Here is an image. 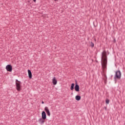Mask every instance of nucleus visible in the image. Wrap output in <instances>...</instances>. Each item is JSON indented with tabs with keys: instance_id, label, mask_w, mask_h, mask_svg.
<instances>
[{
	"instance_id": "obj_3",
	"label": "nucleus",
	"mask_w": 125,
	"mask_h": 125,
	"mask_svg": "<svg viewBox=\"0 0 125 125\" xmlns=\"http://www.w3.org/2000/svg\"><path fill=\"white\" fill-rule=\"evenodd\" d=\"M102 67L103 73H105V69H107V61H102Z\"/></svg>"
},
{
	"instance_id": "obj_4",
	"label": "nucleus",
	"mask_w": 125,
	"mask_h": 125,
	"mask_svg": "<svg viewBox=\"0 0 125 125\" xmlns=\"http://www.w3.org/2000/svg\"><path fill=\"white\" fill-rule=\"evenodd\" d=\"M21 84H22V83L21 82H20L19 83H16V87L18 91H21L22 90V88H21L22 87Z\"/></svg>"
},
{
	"instance_id": "obj_20",
	"label": "nucleus",
	"mask_w": 125,
	"mask_h": 125,
	"mask_svg": "<svg viewBox=\"0 0 125 125\" xmlns=\"http://www.w3.org/2000/svg\"><path fill=\"white\" fill-rule=\"evenodd\" d=\"M95 42H96V39H94Z\"/></svg>"
},
{
	"instance_id": "obj_10",
	"label": "nucleus",
	"mask_w": 125,
	"mask_h": 125,
	"mask_svg": "<svg viewBox=\"0 0 125 125\" xmlns=\"http://www.w3.org/2000/svg\"><path fill=\"white\" fill-rule=\"evenodd\" d=\"M28 77L29 79H32V72L30 69L28 70Z\"/></svg>"
},
{
	"instance_id": "obj_13",
	"label": "nucleus",
	"mask_w": 125,
	"mask_h": 125,
	"mask_svg": "<svg viewBox=\"0 0 125 125\" xmlns=\"http://www.w3.org/2000/svg\"><path fill=\"white\" fill-rule=\"evenodd\" d=\"M74 87H75V83H72L70 87L71 90H73Z\"/></svg>"
},
{
	"instance_id": "obj_22",
	"label": "nucleus",
	"mask_w": 125,
	"mask_h": 125,
	"mask_svg": "<svg viewBox=\"0 0 125 125\" xmlns=\"http://www.w3.org/2000/svg\"><path fill=\"white\" fill-rule=\"evenodd\" d=\"M55 0V1H56V0Z\"/></svg>"
},
{
	"instance_id": "obj_9",
	"label": "nucleus",
	"mask_w": 125,
	"mask_h": 125,
	"mask_svg": "<svg viewBox=\"0 0 125 125\" xmlns=\"http://www.w3.org/2000/svg\"><path fill=\"white\" fill-rule=\"evenodd\" d=\"M52 83L54 85H56V84H57V80L55 77H54L52 79Z\"/></svg>"
},
{
	"instance_id": "obj_6",
	"label": "nucleus",
	"mask_w": 125,
	"mask_h": 125,
	"mask_svg": "<svg viewBox=\"0 0 125 125\" xmlns=\"http://www.w3.org/2000/svg\"><path fill=\"white\" fill-rule=\"evenodd\" d=\"M74 89L75 91H77V92H79V91H80V86L79 85V84H78V83H77V81H76V84L74 87Z\"/></svg>"
},
{
	"instance_id": "obj_12",
	"label": "nucleus",
	"mask_w": 125,
	"mask_h": 125,
	"mask_svg": "<svg viewBox=\"0 0 125 125\" xmlns=\"http://www.w3.org/2000/svg\"><path fill=\"white\" fill-rule=\"evenodd\" d=\"M39 122L40 123V124H43L44 123V120L42 118L39 120Z\"/></svg>"
},
{
	"instance_id": "obj_19",
	"label": "nucleus",
	"mask_w": 125,
	"mask_h": 125,
	"mask_svg": "<svg viewBox=\"0 0 125 125\" xmlns=\"http://www.w3.org/2000/svg\"><path fill=\"white\" fill-rule=\"evenodd\" d=\"M42 104H44V102L43 101H42Z\"/></svg>"
},
{
	"instance_id": "obj_5",
	"label": "nucleus",
	"mask_w": 125,
	"mask_h": 125,
	"mask_svg": "<svg viewBox=\"0 0 125 125\" xmlns=\"http://www.w3.org/2000/svg\"><path fill=\"white\" fill-rule=\"evenodd\" d=\"M6 70L7 72H12V65L11 64H8L6 66Z\"/></svg>"
},
{
	"instance_id": "obj_14",
	"label": "nucleus",
	"mask_w": 125,
	"mask_h": 125,
	"mask_svg": "<svg viewBox=\"0 0 125 125\" xmlns=\"http://www.w3.org/2000/svg\"><path fill=\"white\" fill-rule=\"evenodd\" d=\"M90 46L92 47V48H93V47H94V43L91 42L90 43Z\"/></svg>"
},
{
	"instance_id": "obj_8",
	"label": "nucleus",
	"mask_w": 125,
	"mask_h": 125,
	"mask_svg": "<svg viewBox=\"0 0 125 125\" xmlns=\"http://www.w3.org/2000/svg\"><path fill=\"white\" fill-rule=\"evenodd\" d=\"M42 120H45L46 119V113H45V111H43L42 112Z\"/></svg>"
},
{
	"instance_id": "obj_2",
	"label": "nucleus",
	"mask_w": 125,
	"mask_h": 125,
	"mask_svg": "<svg viewBox=\"0 0 125 125\" xmlns=\"http://www.w3.org/2000/svg\"><path fill=\"white\" fill-rule=\"evenodd\" d=\"M102 61L106 62L107 61V52L105 50L102 53Z\"/></svg>"
},
{
	"instance_id": "obj_11",
	"label": "nucleus",
	"mask_w": 125,
	"mask_h": 125,
	"mask_svg": "<svg viewBox=\"0 0 125 125\" xmlns=\"http://www.w3.org/2000/svg\"><path fill=\"white\" fill-rule=\"evenodd\" d=\"M81 97L80 95H77L75 97V99L77 101H80L81 100Z\"/></svg>"
},
{
	"instance_id": "obj_21",
	"label": "nucleus",
	"mask_w": 125,
	"mask_h": 125,
	"mask_svg": "<svg viewBox=\"0 0 125 125\" xmlns=\"http://www.w3.org/2000/svg\"><path fill=\"white\" fill-rule=\"evenodd\" d=\"M96 62H97V63H98V61H96Z\"/></svg>"
},
{
	"instance_id": "obj_15",
	"label": "nucleus",
	"mask_w": 125,
	"mask_h": 125,
	"mask_svg": "<svg viewBox=\"0 0 125 125\" xmlns=\"http://www.w3.org/2000/svg\"><path fill=\"white\" fill-rule=\"evenodd\" d=\"M106 104H109L110 103V100L109 99H106L105 101Z\"/></svg>"
},
{
	"instance_id": "obj_23",
	"label": "nucleus",
	"mask_w": 125,
	"mask_h": 125,
	"mask_svg": "<svg viewBox=\"0 0 125 125\" xmlns=\"http://www.w3.org/2000/svg\"><path fill=\"white\" fill-rule=\"evenodd\" d=\"M105 109H106V107H105Z\"/></svg>"
},
{
	"instance_id": "obj_17",
	"label": "nucleus",
	"mask_w": 125,
	"mask_h": 125,
	"mask_svg": "<svg viewBox=\"0 0 125 125\" xmlns=\"http://www.w3.org/2000/svg\"><path fill=\"white\" fill-rule=\"evenodd\" d=\"M113 42H114V43H115L116 42V39L113 40Z\"/></svg>"
},
{
	"instance_id": "obj_1",
	"label": "nucleus",
	"mask_w": 125,
	"mask_h": 125,
	"mask_svg": "<svg viewBox=\"0 0 125 125\" xmlns=\"http://www.w3.org/2000/svg\"><path fill=\"white\" fill-rule=\"evenodd\" d=\"M122 77V72H121V71L120 70H118L116 71L115 72V75L114 76V79L115 80H120L121 78Z\"/></svg>"
},
{
	"instance_id": "obj_18",
	"label": "nucleus",
	"mask_w": 125,
	"mask_h": 125,
	"mask_svg": "<svg viewBox=\"0 0 125 125\" xmlns=\"http://www.w3.org/2000/svg\"><path fill=\"white\" fill-rule=\"evenodd\" d=\"M33 1H34V2H36V1H37V0H33Z\"/></svg>"
},
{
	"instance_id": "obj_16",
	"label": "nucleus",
	"mask_w": 125,
	"mask_h": 125,
	"mask_svg": "<svg viewBox=\"0 0 125 125\" xmlns=\"http://www.w3.org/2000/svg\"><path fill=\"white\" fill-rule=\"evenodd\" d=\"M21 82L18 81V80L16 79V83H20Z\"/></svg>"
},
{
	"instance_id": "obj_7",
	"label": "nucleus",
	"mask_w": 125,
	"mask_h": 125,
	"mask_svg": "<svg viewBox=\"0 0 125 125\" xmlns=\"http://www.w3.org/2000/svg\"><path fill=\"white\" fill-rule=\"evenodd\" d=\"M44 111H45L47 116H48L49 117H50V112L49 111V109H48V108L47 107V106L45 107Z\"/></svg>"
}]
</instances>
